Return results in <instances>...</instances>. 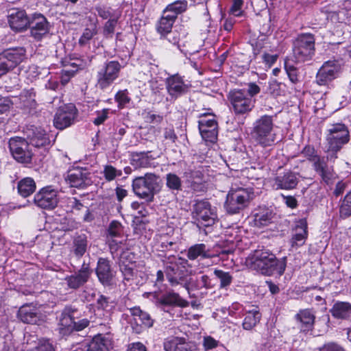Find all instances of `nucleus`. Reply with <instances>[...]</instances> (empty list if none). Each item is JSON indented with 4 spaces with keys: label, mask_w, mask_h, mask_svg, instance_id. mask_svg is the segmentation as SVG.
Returning <instances> with one entry per match:
<instances>
[{
    "label": "nucleus",
    "mask_w": 351,
    "mask_h": 351,
    "mask_svg": "<svg viewBox=\"0 0 351 351\" xmlns=\"http://www.w3.org/2000/svg\"><path fill=\"white\" fill-rule=\"evenodd\" d=\"M246 264L266 276H271L275 272L282 275L287 265L286 257L278 260L274 254L263 249L256 250L250 254L246 258Z\"/></svg>",
    "instance_id": "obj_1"
},
{
    "label": "nucleus",
    "mask_w": 351,
    "mask_h": 351,
    "mask_svg": "<svg viewBox=\"0 0 351 351\" xmlns=\"http://www.w3.org/2000/svg\"><path fill=\"white\" fill-rule=\"evenodd\" d=\"M274 119L272 116L263 115L253 124L252 136L254 141L263 147L273 146L276 143V134L273 132Z\"/></svg>",
    "instance_id": "obj_2"
},
{
    "label": "nucleus",
    "mask_w": 351,
    "mask_h": 351,
    "mask_svg": "<svg viewBox=\"0 0 351 351\" xmlns=\"http://www.w3.org/2000/svg\"><path fill=\"white\" fill-rule=\"evenodd\" d=\"M80 313L72 306H66L62 311L59 331L62 335H69L74 331H82L90 324L86 318L80 319Z\"/></svg>",
    "instance_id": "obj_3"
},
{
    "label": "nucleus",
    "mask_w": 351,
    "mask_h": 351,
    "mask_svg": "<svg viewBox=\"0 0 351 351\" xmlns=\"http://www.w3.org/2000/svg\"><path fill=\"white\" fill-rule=\"evenodd\" d=\"M132 186L133 192L137 197L152 202L155 194L159 191L160 178L154 173H146L144 176L134 178Z\"/></svg>",
    "instance_id": "obj_4"
},
{
    "label": "nucleus",
    "mask_w": 351,
    "mask_h": 351,
    "mask_svg": "<svg viewBox=\"0 0 351 351\" xmlns=\"http://www.w3.org/2000/svg\"><path fill=\"white\" fill-rule=\"evenodd\" d=\"M350 141L348 128L343 123H335L330 125L326 135L328 158H337V153Z\"/></svg>",
    "instance_id": "obj_5"
},
{
    "label": "nucleus",
    "mask_w": 351,
    "mask_h": 351,
    "mask_svg": "<svg viewBox=\"0 0 351 351\" xmlns=\"http://www.w3.org/2000/svg\"><path fill=\"white\" fill-rule=\"evenodd\" d=\"M134 254L130 252H124L121 254L119 259V269L123 276L124 280L130 281L136 280V282L140 283L145 280V265L143 261H134Z\"/></svg>",
    "instance_id": "obj_6"
},
{
    "label": "nucleus",
    "mask_w": 351,
    "mask_h": 351,
    "mask_svg": "<svg viewBox=\"0 0 351 351\" xmlns=\"http://www.w3.org/2000/svg\"><path fill=\"white\" fill-rule=\"evenodd\" d=\"M253 197L251 189L232 188L227 194L224 207L228 213H238L248 206Z\"/></svg>",
    "instance_id": "obj_7"
},
{
    "label": "nucleus",
    "mask_w": 351,
    "mask_h": 351,
    "mask_svg": "<svg viewBox=\"0 0 351 351\" xmlns=\"http://www.w3.org/2000/svg\"><path fill=\"white\" fill-rule=\"evenodd\" d=\"M315 38L312 34H301L293 42V56L297 62L311 60L315 55Z\"/></svg>",
    "instance_id": "obj_8"
},
{
    "label": "nucleus",
    "mask_w": 351,
    "mask_h": 351,
    "mask_svg": "<svg viewBox=\"0 0 351 351\" xmlns=\"http://www.w3.org/2000/svg\"><path fill=\"white\" fill-rule=\"evenodd\" d=\"M165 267V274L171 286L182 285L185 280V274L183 269L187 261L181 257H175L173 255L165 256L162 261Z\"/></svg>",
    "instance_id": "obj_9"
},
{
    "label": "nucleus",
    "mask_w": 351,
    "mask_h": 351,
    "mask_svg": "<svg viewBox=\"0 0 351 351\" xmlns=\"http://www.w3.org/2000/svg\"><path fill=\"white\" fill-rule=\"evenodd\" d=\"M193 216L204 226H210L217 218V210L206 199L197 200L193 206Z\"/></svg>",
    "instance_id": "obj_10"
},
{
    "label": "nucleus",
    "mask_w": 351,
    "mask_h": 351,
    "mask_svg": "<svg viewBox=\"0 0 351 351\" xmlns=\"http://www.w3.org/2000/svg\"><path fill=\"white\" fill-rule=\"evenodd\" d=\"M9 147L13 158L21 163H30L32 158V152L29 149V143L25 138L13 137L9 141Z\"/></svg>",
    "instance_id": "obj_11"
},
{
    "label": "nucleus",
    "mask_w": 351,
    "mask_h": 351,
    "mask_svg": "<svg viewBox=\"0 0 351 351\" xmlns=\"http://www.w3.org/2000/svg\"><path fill=\"white\" fill-rule=\"evenodd\" d=\"M230 101L236 114H243L250 112L255 100L249 97L243 90H235L230 93Z\"/></svg>",
    "instance_id": "obj_12"
},
{
    "label": "nucleus",
    "mask_w": 351,
    "mask_h": 351,
    "mask_svg": "<svg viewBox=\"0 0 351 351\" xmlns=\"http://www.w3.org/2000/svg\"><path fill=\"white\" fill-rule=\"evenodd\" d=\"M121 66L118 61H109L98 71L97 85L101 89L109 86L119 76Z\"/></svg>",
    "instance_id": "obj_13"
},
{
    "label": "nucleus",
    "mask_w": 351,
    "mask_h": 351,
    "mask_svg": "<svg viewBox=\"0 0 351 351\" xmlns=\"http://www.w3.org/2000/svg\"><path fill=\"white\" fill-rule=\"evenodd\" d=\"M341 65L337 60L325 62L316 75V82L320 86H326L339 75Z\"/></svg>",
    "instance_id": "obj_14"
},
{
    "label": "nucleus",
    "mask_w": 351,
    "mask_h": 351,
    "mask_svg": "<svg viewBox=\"0 0 351 351\" xmlns=\"http://www.w3.org/2000/svg\"><path fill=\"white\" fill-rule=\"evenodd\" d=\"M34 202L40 208L52 210L58 204L59 193L51 186L44 187L36 193Z\"/></svg>",
    "instance_id": "obj_15"
},
{
    "label": "nucleus",
    "mask_w": 351,
    "mask_h": 351,
    "mask_svg": "<svg viewBox=\"0 0 351 351\" xmlns=\"http://www.w3.org/2000/svg\"><path fill=\"white\" fill-rule=\"evenodd\" d=\"M132 319L131 326L136 334H140L145 328L153 326L154 320L146 311H143L139 306H134L129 308Z\"/></svg>",
    "instance_id": "obj_16"
},
{
    "label": "nucleus",
    "mask_w": 351,
    "mask_h": 351,
    "mask_svg": "<svg viewBox=\"0 0 351 351\" xmlns=\"http://www.w3.org/2000/svg\"><path fill=\"white\" fill-rule=\"evenodd\" d=\"M76 115L77 110L73 105L61 106L54 116L53 125L57 129L64 130L73 123Z\"/></svg>",
    "instance_id": "obj_17"
},
{
    "label": "nucleus",
    "mask_w": 351,
    "mask_h": 351,
    "mask_svg": "<svg viewBox=\"0 0 351 351\" xmlns=\"http://www.w3.org/2000/svg\"><path fill=\"white\" fill-rule=\"evenodd\" d=\"M28 27L30 29V36L36 40H40L50 29L49 22L41 14H33L29 19Z\"/></svg>",
    "instance_id": "obj_18"
},
{
    "label": "nucleus",
    "mask_w": 351,
    "mask_h": 351,
    "mask_svg": "<svg viewBox=\"0 0 351 351\" xmlns=\"http://www.w3.org/2000/svg\"><path fill=\"white\" fill-rule=\"evenodd\" d=\"M18 318L25 324H40L45 321V315L39 308L32 304H25L18 311Z\"/></svg>",
    "instance_id": "obj_19"
},
{
    "label": "nucleus",
    "mask_w": 351,
    "mask_h": 351,
    "mask_svg": "<svg viewBox=\"0 0 351 351\" xmlns=\"http://www.w3.org/2000/svg\"><path fill=\"white\" fill-rule=\"evenodd\" d=\"M156 304L162 311L169 312L167 308L175 306L187 307L189 302L182 298L178 293L173 291H168L156 298Z\"/></svg>",
    "instance_id": "obj_20"
},
{
    "label": "nucleus",
    "mask_w": 351,
    "mask_h": 351,
    "mask_svg": "<svg viewBox=\"0 0 351 351\" xmlns=\"http://www.w3.org/2000/svg\"><path fill=\"white\" fill-rule=\"evenodd\" d=\"M65 180L71 187L85 188L92 183L90 173L86 169L77 168L69 171Z\"/></svg>",
    "instance_id": "obj_21"
},
{
    "label": "nucleus",
    "mask_w": 351,
    "mask_h": 351,
    "mask_svg": "<svg viewBox=\"0 0 351 351\" xmlns=\"http://www.w3.org/2000/svg\"><path fill=\"white\" fill-rule=\"evenodd\" d=\"M8 12V23L12 29L22 32L27 29L30 18L25 10L11 8Z\"/></svg>",
    "instance_id": "obj_22"
},
{
    "label": "nucleus",
    "mask_w": 351,
    "mask_h": 351,
    "mask_svg": "<svg viewBox=\"0 0 351 351\" xmlns=\"http://www.w3.org/2000/svg\"><path fill=\"white\" fill-rule=\"evenodd\" d=\"M25 140L28 141L29 145H32L35 147H47L51 145V141L45 130L41 128L31 126L27 128L25 132Z\"/></svg>",
    "instance_id": "obj_23"
},
{
    "label": "nucleus",
    "mask_w": 351,
    "mask_h": 351,
    "mask_svg": "<svg viewBox=\"0 0 351 351\" xmlns=\"http://www.w3.org/2000/svg\"><path fill=\"white\" fill-rule=\"evenodd\" d=\"M99 281L106 287L112 285L115 273L111 267L110 262L105 258H99L95 269Z\"/></svg>",
    "instance_id": "obj_24"
},
{
    "label": "nucleus",
    "mask_w": 351,
    "mask_h": 351,
    "mask_svg": "<svg viewBox=\"0 0 351 351\" xmlns=\"http://www.w3.org/2000/svg\"><path fill=\"white\" fill-rule=\"evenodd\" d=\"M199 130L202 138L208 142L215 143L217 138V122L214 117L201 119L199 121Z\"/></svg>",
    "instance_id": "obj_25"
},
{
    "label": "nucleus",
    "mask_w": 351,
    "mask_h": 351,
    "mask_svg": "<svg viewBox=\"0 0 351 351\" xmlns=\"http://www.w3.org/2000/svg\"><path fill=\"white\" fill-rule=\"evenodd\" d=\"M167 93L173 98H178L180 95L188 92L189 86L185 84L182 77L178 74L168 77L165 81Z\"/></svg>",
    "instance_id": "obj_26"
},
{
    "label": "nucleus",
    "mask_w": 351,
    "mask_h": 351,
    "mask_svg": "<svg viewBox=\"0 0 351 351\" xmlns=\"http://www.w3.org/2000/svg\"><path fill=\"white\" fill-rule=\"evenodd\" d=\"M91 274L92 270L84 264L77 272L66 276L64 280L69 288L77 289L87 282Z\"/></svg>",
    "instance_id": "obj_27"
},
{
    "label": "nucleus",
    "mask_w": 351,
    "mask_h": 351,
    "mask_svg": "<svg viewBox=\"0 0 351 351\" xmlns=\"http://www.w3.org/2000/svg\"><path fill=\"white\" fill-rule=\"evenodd\" d=\"M165 351H195V346L186 342L184 338L171 337L163 343Z\"/></svg>",
    "instance_id": "obj_28"
},
{
    "label": "nucleus",
    "mask_w": 351,
    "mask_h": 351,
    "mask_svg": "<svg viewBox=\"0 0 351 351\" xmlns=\"http://www.w3.org/2000/svg\"><path fill=\"white\" fill-rule=\"evenodd\" d=\"M298 178L295 173L288 171L280 174L274 178V184L276 189L291 190L296 187Z\"/></svg>",
    "instance_id": "obj_29"
},
{
    "label": "nucleus",
    "mask_w": 351,
    "mask_h": 351,
    "mask_svg": "<svg viewBox=\"0 0 351 351\" xmlns=\"http://www.w3.org/2000/svg\"><path fill=\"white\" fill-rule=\"evenodd\" d=\"M330 312L337 319L351 320V304L347 302H336Z\"/></svg>",
    "instance_id": "obj_30"
},
{
    "label": "nucleus",
    "mask_w": 351,
    "mask_h": 351,
    "mask_svg": "<svg viewBox=\"0 0 351 351\" xmlns=\"http://www.w3.org/2000/svg\"><path fill=\"white\" fill-rule=\"evenodd\" d=\"M10 65V68L14 69L23 61L25 58V50L23 48L10 49L1 53Z\"/></svg>",
    "instance_id": "obj_31"
},
{
    "label": "nucleus",
    "mask_w": 351,
    "mask_h": 351,
    "mask_svg": "<svg viewBox=\"0 0 351 351\" xmlns=\"http://www.w3.org/2000/svg\"><path fill=\"white\" fill-rule=\"evenodd\" d=\"M88 239L85 234H76L73 239L72 250L75 257L80 258L86 253L88 248Z\"/></svg>",
    "instance_id": "obj_32"
},
{
    "label": "nucleus",
    "mask_w": 351,
    "mask_h": 351,
    "mask_svg": "<svg viewBox=\"0 0 351 351\" xmlns=\"http://www.w3.org/2000/svg\"><path fill=\"white\" fill-rule=\"evenodd\" d=\"M186 256L191 261H194L199 257L204 259L210 258L214 256L210 254V250L204 243H197L191 246L188 249Z\"/></svg>",
    "instance_id": "obj_33"
},
{
    "label": "nucleus",
    "mask_w": 351,
    "mask_h": 351,
    "mask_svg": "<svg viewBox=\"0 0 351 351\" xmlns=\"http://www.w3.org/2000/svg\"><path fill=\"white\" fill-rule=\"evenodd\" d=\"M307 235V222L305 219H302L295 227L291 240L292 246H302L305 243Z\"/></svg>",
    "instance_id": "obj_34"
},
{
    "label": "nucleus",
    "mask_w": 351,
    "mask_h": 351,
    "mask_svg": "<svg viewBox=\"0 0 351 351\" xmlns=\"http://www.w3.org/2000/svg\"><path fill=\"white\" fill-rule=\"evenodd\" d=\"M313 168L326 184H330L335 179V173L332 168L328 166L324 158L316 164Z\"/></svg>",
    "instance_id": "obj_35"
},
{
    "label": "nucleus",
    "mask_w": 351,
    "mask_h": 351,
    "mask_svg": "<svg viewBox=\"0 0 351 351\" xmlns=\"http://www.w3.org/2000/svg\"><path fill=\"white\" fill-rule=\"evenodd\" d=\"M274 218L273 212L267 208H260L254 215V221L256 226L261 228L271 223Z\"/></svg>",
    "instance_id": "obj_36"
},
{
    "label": "nucleus",
    "mask_w": 351,
    "mask_h": 351,
    "mask_svg": "<svg viewBox=\"0 0 351 351\" xmlns=\"http://www.w3.org/2000/svg\"><path fill=\"white\" fill-rule=\"evenodd\" d=\"M175 21V16H171L170 15V13H167L163 11L162 15L156 25L157 32L160 34V36L167 34L172 29Z\"/></svg>",
    "instance_id": "obj_37"
},
{
    "label": "nucleus",
    "mask_w": 351,
    "mask_h": 351,
    "mask_svg": "<svg viewBox=\"0 0 351 351\" xmlns=\"http://www.w3.org/2000/svg\"><path fill=\"white\" fill-rule=\"evenodd\" d=\"M315 318L314 314L308 309L302 310L296 315V319L302 324L301 328L303 330L312 329Z\"/></svg>",
    "instance_id": "obj_38"
},
{
    "label": "nucleus",
    "mask_w": 351,
    "mask_h": 351,
    "mask_svg": "<svg viewBox=\"0 0 351 351\" xmlns=\"http://www.w3.org/2000/svg\"><path fill=\"white\" fill-rule=\"evenodd\" d=\"M36 183L31 178H25L18 183V191L23 197H27L34 192Z\"/></svg>",
    "instance_id": "obj_39"
},
{
    "label": "nucleus",
    "mask_w": 351,
    "mask_h": 351,
    "mask_svg": "<svg viewBox=\"0 0 351 351\" xmlns=\"http://www.w3.org/2000/svg\"><path fill=\"white\" fill-rule=\"evenodd\" d=\"M261 317V315L258 310L253 309L252 311H249L243 320V328L245 330L252 329L257 324V323L259 322Z\"/></svg>",
    "instance_id": "obj_40"
},
{
    "label": "nucleus",
    "mask_w": 351,
    "mask_h": 351,
    "mask_svg": "<svg viewBox=\"0 0 351 351\" xmlns=\"http://www.w3.org/2000/svg\"><path fill=\"white\" fill-rule=\"evenodd\" d=\"M97 34V25L95 23H93L89 27H87L84 29L78 41L80 46H86L87 44H88L89 41Z\"/></svg>",
    "instance_id": "obj_41"
},
{
    "label": "nucleus",
    "mask_w": 351,
    "mask_h": 351,
    "mask_svg": "<svg viewBox=\"0 0 351 351\" xmlns=\"http://www.w3.org/2000/svg\"><path fill=\"white\" fill-rule=\"evenodd\" d=\"M186 7L187 2L186 1H176L168 5L164 10V12L170 13V15L171 16H175V19H176L179 14L186 10Z\"/></svg>",
    "instance_id": "obj_42"
},
{
    "label": "nucleus",
    "mask_w": 351,
    "mask_h": 351,
    "mask_svg": "<svg viewBox=\"0 0 351 351\" xmlns=\"http://www.w3.org/2000/svg\"><path fill=\"white\" fill-rule=\"evenodd\" d=\"M302 154L313 162V167L324 158L317 155L315 148L311 145L305 146L302 151Z\"/></svg>",
    "instance_id": "obj_43"
},
{
    "label": "nucleus",
    "mask_w": 351,
    "mask_h": 351,
    "mask_svg": "<svg viewBox=\"0 0 351 351\" xmlns=\"http://www.w3.org/2000/svg\"><path fill=\"white\" fill-rule=\"evenodd\" d=\"M185 36V32L182 33L179 32L178 30L174 29L172 31L170 30L167 34H163L161 37L167 40L170 43L178 45V48H180L179 43L180 41L181 37Z\"/></svg>",
    "instance_id": "obj_44"
},
{
    "label": "nucleus",
    "mask_w": 351,
    "mask_h": 351,
    "mask_svg": "<svg viewBox=\"0 0 351 351\" xmlns=\"http://www.w3.org/2000/svg\"><path fill=\"white\" fill-rule=\"evenodd\" d=\"M214 274L219 279L221 288L228 287L232 283V276L229 272L215 269Z\"/></svg>",
    "instance_id": "obj_45"
},
{
    "label": "nucleus",
    "mask_w": 351,
    "mask_h": 351,
    "mask_svg": "<svg viewBox=\"0 0 351 351\" xmlns=\"http://www.w3.org/2000/svg\"><path fill=\"white\" fill-rule=\"evenodd\" d=\"M167 186L171 190L180 191L182 188V181L180 178L175 173H168L167 175Z\"/></svg>",
    "instance_id": "obj_46"
},
{
    "label": "nucleus",
    "mask_w": 351,
    "mask_h": 351,
    "mask_svg": "<svg viewBox=\"0 0 351 351\" xmlns=\"http://www.w3.org/2000/svg\"><path fill=\"white\" fill-rule=\"evenodd\" d=\"M104 176L105 179L108 181L114 180L117 177L122 175L121 170L117 169L112 165H106L103 171Z\"/></svg>",
    "instance_id": "obj_47"
},
{
    "label": "nucleus",
    "mask_w": 351,
    "mask_h": 351,
    "mask_svg": "<svg viewBox=\"0 0 351 351\" xmlns=\"http://www.w3.org/2000/svg\"><path fill=\"white\" fill-rule=\"evenodd\" d=\"M285 69L287 72V74L290 80V81L296 84L299 82L298 77V71L297 68L293 64H289V62L285 61Z\"/></svg>",
    "instance_id": "obj_48"
},
{
    "label": "nucleus",
    "mask_w": 351,
    "mask_h": 351,
    "mask_svg": "<svg viewBox=\"0 0 351 351\" xmlns=\"http://www.w3.org/2000/svg\"><path fill=\"white\" fill-rule=\"evenodd\" d=\"M340 214L343 217L351 215V192L346 195L340 208Z\"/></svg>",
    "instance_id": "obj_49"
},
{
    "label": "nucleus",
    "mask_w": 351,
    "mask_h": 351,
    "mask_svg": "<svg viewBox=\"0 0 351 351\" xmlns=\"http://www.w3.org/2000/svg\"><path fill=\"white\" fill-rule=\"evenodd\" d=\"M121 232H122L121 224L117 221H113L110 223V224L108 227L107 237H112V238L119 237L121 235Z\"/></svg>",
    "instance_id": "obj_50"
},
{
    "label": "nucleus",
    "mask_w": 351,
    "mask_h": 351,
    "mask_svg": "<svg viewBox=\"0 0 351 351\" xmlns=\"http://www.w3.org/2000/svg\"><path fill=\"white\" fill-rule=\"evenodd\" d=\"M117 24V19H109L104 27V35L106 38H112Z\"/></svg>",
    "instance_id": "obj_51"
},
{
    "label": "nucleus",
    "mask_w": 351,
    "mask_h": 351,
    "mask_svg": "<svg viewBox=\"0 0 351 351\" xmlns=\"http://www.w3.org/2000/svg\"><path fill=\"white\" fill-rule=\"evenodd\" d=\"M115 100L119 104V108H123L130 101L128 90H119L115 95Z\"/></svg>",
    "instance_id": "obj_52"
},
{
    "label": "nucleus",
    "mask_w": 351,
    "mask_h": 351,
    "mask_svg": "<svg viewBox=\"0 0 351 351\" xmlns=\"http://www.w3.org/2000/svg\"><path fill=\"white\" fill-rule=\"evenodd\" d=\"M36 93L34 92V89H29V90H25L22 95L21 97L23 99L24 102L27 103V106L29 107H34L36 104Z\"/></svg>",
    "instance_id": "obj_53"
},
{
    "label": "nucleus",
    "mask_w": 351,
    "mask_h": 351,
    "mask_svg": "<svg viewBox=\"0 0 351 351\" xmlns=\"http://www.w3.org/2000/svg\"><path fill=\"white\" fill-rule=\"evenodd\" d=\"M188 183L192 182L193 180L202 181L204 180V174L199 170H189L184 173Z\"/></svg>",
    "instance_id": "obj_54"
},
{
    "label": "nucleus",
    "mask_w": 351,
    "mask_h": 351,
    "mask_svg": "<svg viewBox=\"0 0 351 351\" xmlns=\"http://www.w3.org/2000/svg\"><path fill=\"white\" fill-rule=\"evenodd\" d=\"M219 342L210 336H206L203 339V346L206 351L212 350L219 346Z\"/></svg>",
    "instance_id": "obj_55"
},
{
    "label": "nucleus",
    "mask_w": 351,
    "mask_h": 351,
    "mask_svg": "<svg viewBox=\"0 0 351 351\" xmlns=\"http://www.w3.org/2000/svg\"><path fill=\"white\" fill-rule=\"evenodd\" d=\"M268 92L273 96H278L282 93L281 83L276 80L271 81L268 87Z\"/></svg>",
    "instance_id": "obj_56"
},
{
    "label": "nucleus",
    "mask_w": 351,
    "mask_h": 351,
    "mask_svg": "<svg viewBox=\"0 0 351 351\" xmlns=\"http://www.w3.org/2000/svg\"><path fill=\"white\" fill-rule=\"evenodd\" d=\"M109 109L106 108L97 112V117L94 119L93 123L96 125L102 124L108 118Z\"/></svg>",
    "instance_id": "obj_57"
},
{
    "label": "nucleus",
    "mask_w": 351,
    "mask_h": 351,
    "mask_svg": "<svg viewBox=\"0 0 351 351\" xmlns=\"http://www.w3.org/2000/svg\"><path fill=\"white\" fill-rule=\"evenodd\" d=\"M243 4V0H233V3L230 8V12L236 16H241L242 13L241 8Z\"/></svg>",
    "instance_id": "obj_58"
},
{
    "label": "nucleus",
    "mask_w": 351,
    "mask_h": 351,
    "mask_svg": "<svg viewBox=\"0 0 351 351\" xmlns=\"http://www.w3.org/2000/svg\"><path fill=\"white\" fill-rule=\"evenodd\" d=\"M12 103L8 97H0V114L9 111Z\"/></svg>",
    "instance_id": "obj_59"
},
{
    "label": "nucleus",
    "mask_w": 351,
    "mask_h": 351,
    "mask_svg": "<svg viewBox=\"0 0 351 351\" xmlns=\"http://www.w3.org/2000/svg\"><path fill=\"white\" fill-rule=\"evenodd\" d=\"M97 304L98 309H102L106 311H108V308L110 306L109 298L102 295L97 299Z\"/></svg>",
    "instance_id": "obj_60"
},
{
    "label": "nucleus",
    "mask_w": 351,
    "mask_h": 351,
    "mask_svg": "<svg viewBox=\"0 0 351 351\" xmlns=\"http://www.w3.org/2000/svg\"><path fill=\"white\" fill-rule=\"evenodd\" d=\"M160 247L162 252L167 250H173L176 252L178 246L176 243L173 241H165L161 242L160 244Z\"/></svg>",
    "instance_id": "obj_61"
},
{
    "label": "nucleus",
    "mask_w": 351,
    "mask_h": 351,
    "mask_svg": "<svg viewBox=\"0 0 351 351\" xmlns=\"http://www.w3.org/2000/svg\"><path fill=\"white\" fill-rule=\"evenodd\" d=\"M6 61L5 58L0 53V77L12 70V68H10V65Z\"/></svg>",
    "instance_id": "obj_62"
},
{
    "label": "nucleus",
    "mask_w": 351,
    "mask_h": 351,
    "mask_svg": "<svg viewBox=\"0 0 351 351\" xmlns=\"http://www.w3.org/2000/svg\"><path fill=\"white\" fill-rule=\"evenodd\" d=\"M131 207L133 210H138V213L141 217H145L148 214V212L145 208L144 204L143 203H139L138 202H134L132 203Z\"/></svg>",
    "instance_id": "obj_63"
},
{
    "label": "nucleus",
    "mask_w": 351,
    "mask_h": 351,
    "mask_svg": "<svg viewBox=\"0 0 351 351\" xmlns=\"http://www.w3.org/2000/svg\"><path fill=\"white\" fill-rule=\"evenodd\" d=\"M197 285L196 287V289H201V288H205V289H210L211 288L210 282L209 277L206 275H204L201 276L199 280H197Z\"/></svg>",
    "instance_id": "obj_64"
}]
</instances>
